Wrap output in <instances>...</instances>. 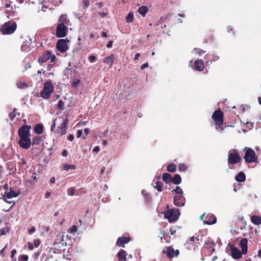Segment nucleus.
<instances>
[{
    "instance_id": "393cba45",
    "label": "nucleus",
    "mask_w": 261,
    "mask_h": 261,
    "mask_svg": "<svg viewBox=\"0 0 261 261\" xmlns=\"http://www.w3.org/2000/svg\"><path fill=\"white\" fill-rule=\"evenodd\" d=\"M246 177L245 174L243 172H240L236 176V179L238 182H243L245 180Z\"/></svg>"
},
{
    "instance_id": "c03bdc74",
    "label": "nucleus",
    "mask_w": 261,
    "mask_h": 261,
    "mask_svg": "<svg viewBox=\"0 0 261 261\" xmlns=\"http://www.w3.org/2000/svg\"><path fill=\"white\" fill-rule=\"evenodd\" d=\"M58 106V107L59 109H60L61 110H63L64 109V102L61 100H60L59 101Z\"/></svg>"
},
{
    "instance_id": "7ed1b4c3",
    "label": "nucleus",
    "mask_w": 261,
    "mask_h": 261,
    "mask_svg": "<svg viewBox=\"0 0 261 261\" xmlns=\"http://www.w3.org/2000/svg\"><path fill=\"white\" fill-rule=\"evenodd\" d=\"M16 29L15 22L9 21L2 25L1 31L3 34H10L13 33Z\"/></svg>"
},
{
    "instance_id": "c9c22d12",
    "label": "nucleus",
    "mask_w": 261,
    "mask_h": 261,
    "mask_svg": "<svg viewBox=\"0 0 261 261\" xmlns=\"http://www.w3.org/2000/svg\"><path fill=\"white\" fill-rule=\"evenodd\" d=\"M9 231V228L8 227H4L0 229V236L6 234Z\"/></svg>"
},
{
    "instance_id": "412c9836",
    "label": "nucleus",
    "mask_w": 261,
    "mask_h": 261,
    "mask_svg": "<svg viewBox=\"0 0 261 261\" xmlns=\"http://www.w3.org/2000/svg\"><path fill=\"white\" fill-rule=\"evenodd\" d=\"M251 222L254 225H258L261 224V217L253 215L251 217Z\"/></svg>"
},
{
    "instance_id": "a211bd4d",
    "label": "nucleus",
    "mask_w": 261,
    "mask_h": 261,
    "mask_svg": "<svg viewBox=\"0 0 261 261\" xmlns=\"http://www.w3.org/2000/svg\"><path fill=\"white\" fill-rule=\"evenodd\" d=\"M242 253L237 248L231 249V255L233 258L235 259H239L242 257Z\"/></svg>"
},
{
    "instance_id": "603ef678",
    "label": "nucleus",
    "mask_w": 261,
    "mask_h": 261,
    "mask_svg": "<svg viewBox=\"0 0 261 261\" xmlns=\"http://www.w3.org/2000/svg\"><path fill=\"white\" fill-rule=\"evenodd\" d=\"M9 117H10V118L11 120L14 119V118L15 117V114L14 112H13L11 113H10Z\"/></svg>"
},
{
    "instance_id": "473e14b6",
    "label": "nucleus",
    "mask_w": 261,
    "mask_h": 261,
    "mask_svg": "<svg viewBox=\"0 0 261 261\" xmlns=\"http://www.w3.org/2000/svg\"><path fill=\"white\" fill-rule=\"evenodd\" d=\"M41 139L40 137H35L32 141V145H38L40 143Z\"/></svg>"
},
{
    "instance_id": "69168bd1",
    "label": "nucleus",
    "mask_w": 261,
    "mask_h": 261,
    "mask_svg": "<svg viewBox=\"0 0 261 261\" xmlns=\"http://www.w3.org/2000/svg\"><path fill=\"white\" fill-rule=\"evenodd\" d=\"M50 196V193L49 192H46L45 194V198H48Z\"/></svg>"
},
{
    "instance_id": "20e7f679",
    "label": "nucleus",
    "mask_w": 261,
    "mask_h": 261,
    "mask_svg": "<svg viewBox=\"0 0 261 261\" xmlns=\"http://www.w3.org/2000/svg\"><path fill=\"white\" fill-rule=\"evenodd\" d=\"M228 156V163L229 164H235L241 160L239 151L237 149H231L229 151Z\"/></svg>"
},
{
    "instance_id": "ddd939ff",
    "label": "nucleus",
    "mask_w": 261,
    "mask_h": 261,
    "mask_svg": "<svg viewBox=\"0 0 261 261\" xmlns=\"http://www.w3.org/2000/svg\"><path fill=\"white\" fill-rule=\"evenodd\" d=\"M185 198L182 195H176L174 198V203L177 206H184Z\"/></svg>"
},
{
    "instance_id": "72a5a7b5",
    "label": "nucleus",
    "mask_w": 261,
    "mask_h": 261,
    "mask_svg": "<svg viewBox=\"0 0 261 261\" xmlns=\"http://www.w3.org/2000/svg\"><path fill=\"white\" fill-rule=\"evenodd\" d=\"M21 49L23 51H26L28 52L29 50H30V45L27 44H22L21 45Z\"/></svg>"
},
{
    "instance_id": "ea45409f",
    "label": "nucleus",
    "mask_w": 261,
    "mask_h": 261,
    "mask_svg": "<svg viewBox=\"0 0 261 261\" xmlns=\"http://www.w3.org/2000/svg\"><path fill=\"white\" fill-rule=\"evenodd\" d=\"M17 85L19 88H24L27 87V84L26 83L22 82H18L17 83Z\"/></svg>"
},
{
    "instance_id": "3c124183",
    "label": "nucleus",
    "mask_w": 261,
    "mask_h": 261,
    "mask_svg": "<svg viewBox=\"0 0 261 261\" xmlns=\"http://www.w3.org/2000/svg\"><path fill=\"white\" fill-rule=\"evenodd\" d=\"M186 169V166L184 164H180L179 165V170L180 171L184 170Z\"/></svg>"
},
{
    "instance_id": "1a4fd4ad",
    "label": "nucleus",
    "mask_w": 261,
    "mask_h": 261,
    "mask_svg": "<svg viewBox=\"0 0 261 261\" xmlns=\"http://www.w3.org/2000/svg\"><path fill=\"white\" fill-rule=\"evenodd\" d=\"M68 40L67 39H60L57 43V48L61 53H65L68 50V47L67 46V42Z\"/></svg>"
},
{
    "instance_id": "0e129e2a",
    "label": "nucleus",
    "mask_w": 261,
    "mask_h": 261,
    "mask_svg": "<svg viewBox=\"0 0 261 261\" xmlns=\"http://www.w3.org/2000/svg\"><path fill=\"white\" fill-rule=\"evenodd\" d=\"M112 44H113V42H112V41H109V42L108 43V44H107V47H108V48H111V47H112Z\"/></svg>"
},
{
    "instance_id": "864d4df0",
    "label": "nucleus",
    "mask_w": 261,
    "mask_h": 261,
    "mask_svg": "<svg viewBox=\"0 0 261 261\" xmlns=\"http://www.w3.org/2000/svg\"><path fill=\"white\" fill-rule=\"evenodd\" d=\"M83 134L82 130H78L77 132V137L80 138Z\"/></svg>"
},
{
    "instance_id": "79ce46f5",
    "label": "nucleus",
    "mask_w": 261,
    "mask_h": 261,
    "mask_svg": "<svg viewBox=\"0 0 261 261\" xmlns=\"http://www.w3.org/2000/svg\"><path fill=\"white\" fill-rule=\"evenodd\" d=\"M77 230V227L75 225H73L69 229V232L70 233L75 232Z\"/></svg>"
},
{
    "instance_id": "dca6fc26",
    "label": "nucleus",
    "mask_w": 261,
    "mask_h": 261,
    "mask_svg": "<svg viewBox=\"0 0 261 261\" xmlns=\"http://www.w3.org/2000/svg\"><path fill=\"white\" fill-rule=\"evenodd\" d=\"M247 240L246 238L242 239L240 241V246L243 254H246L247 252Z\"/></svg>"
},
{
    "instance_id": "7c9ffc66",
    "label": "nucleus",
    "mask_w": 261,
    "mask_h": 261,
    "mask_svg": "<svg viewBox=\"0 0 261 261\" xmlns=\"http://www.w3.org/2000/svg\"><path fill=\"white\" fill-rule=\"evenodd\" d=\"M176 167L173 164H171L169 165L167 167V170L169 172H174L176 171Z\"/></svg>"
},
{
    "instance_id": "49530a36",
    "label": "nucleus",
    "mask_w": 261,
    "mask_h": 261,
    "mask_svg": "<svg viewBox=\"0 0 261 261\" xmlns=\"http://www.w3.org/2000/svg\"><path fill=\"white\" fill-rule=\"evenodd\" d=\"M95 59L96 57L93 55H91L88 57V60L91 63L93 62Z\"/></svg>"
},
{
    "instance_id": "423d86ee",
    "label": "nucleus",
    "mask_w": 261,
    "mask_h": 261,
    "mask_svg": "<svg viewBox=\"0 0 261 261\" xmlns=\"http://www.w3.org/2000/svg\"><path fill=\"white\" fill-rule=\"evenodd\" d=\"M179 215V212L178 210H170L166 212L164 216L165 218L167 219L169 222H172L176 221Z\"/></svg>"
},
{
    "instance_id": "4c0bfd02",
    "label": "nucleus",
    "mask_w": 261,
    "mask_h": 261,
    "mask_svg": "<svg viewBox=\"0 0 261 261\" xmlns=\"http://www.w3.org/2000/svg\"><path fill=\"white\" fill-rule=\"evenodd\" d=\"M74 188L73 187L69 188L67 189V194L68 195L72 196L74 194Z\"/></svg>"
},
{
    "instance_id": "13d9d810",
    "label": "nucleus",
    "mask_w": 261,
    "mask_h": 261,
    "mask_svg": "<svg viewBox=\"0 0 261 261\" xmlns=\"http://www.w3.org/2000/svg\"><path fill=\"white\" fill-rule=\"evenodd\" d=\"M148 63H144L143 64L141 67V69L142 70L144 69V68H145L146 67H148Z\"/></svg>"
},
{
    "instance_id": "f704fd0d",
    "label": "nucleus",
    "mask_w": 261,
    "mask_h": 261,
    "mask_svg": "<svg viewBox=\"0 0 261 261\" xmlns=\"http://www.w3.org/2000/svg\"><path fill=\"white\" fill-rule=\"evenodd\" d=\"M63 169L65 170H68L69 169H75V166L73 165H69L67 164H65L63 165Z\"/></svg>"
},
{
    "instance_id": "c756f323",
    "label": "nucleus",
    "mask_w": 261,
    "mask_h": 261,
    "mask_svg": "<svg viewBox=\"0 0 261 261\" xmlns=\"http://www.w3.org/2000/svg\"><path fill=\"white\" fill-rule=\"evenodd\" d=\"M153 186L159 192H161L163 190V184L161 181H156L154 184H153Z\"/></svg>"
},
{
    "instance_id": "052dcab7",
    "label": "nucleus",
    "mask_w": 261,
    "mask_h": 261,
    "mask_svg": "<svg viewBox=\"0 0 261 261\" xmlns=\"http://www.w3.org/2000/svg\"><path fill=\"white\" fill-rule=\"evenodd\" d=\"M29 248L30 250H33L34 249V245L31 243H28Z\"/></svg>"
},
{
    "instance_id": "9d476101",
    "label": "nucleus",
    "mask_w": 261,
    "mask_h": 261,
    "mask_svg": "<svg viewBox=\"0 0 261 261\" xmlns=\"http://www.w3.org/2000/svg\"><path fill=\"white\" fill-rule=\"evenodd\" d=\"M67 29L64 23H60L56 30V36L59 38H62L66 36Z\"/></svg>"
},
{
    "instance_id": "4d7b16f0",
    "label": "nucleus",
    "mask_w": 261,
    "mask_h": 261,
    "mask_svg": "<svg viewBox=\"0 0 261 261\" xmlns=\"http://www.w3.org/2000/svg\"><path fill=\"white\" fill-rule=\"evenodd\" d=\"M74 139V136L73 135H69L68 137V140L70 141H72Z\"/></svg>"
},
{
    "instance_id": "5fc2aeb1",
    "label": "nucleus",
    "mask_w": 261,
    "mask_h": 261,
    "mask_svg": "<svg viewBox=\"0 0 261 261\" xmlns=\"http://www.w3.org/2000/svg\"><path fill=\"white\" fill-rule=\"evenodd\" d=\"M246 124L248 125V126L249 127V129H251L253 127V123L251 122H247Z\"/></svg>"
},
{
    "instance_id": "a878e982",
    "label": "nucleus",
    "mask_w": 261,
    "mask_h": 261,
    "mask_svg": "<svg viewBox=\"0 0 261 261\" xmlns=\"http://www.w3.org/2000/svg\"><path fill=\"white\" fill-rule=\"evenodd\" d=\"M172 179V177L170 174H169L168 173H165L163 174V180L166 183H169V182H171Z\"/></svg>"
},
{
    "instance_id": "f257e3e1",
    "label": "nucleus",
    "mask_w": 261,
    "mask_h": 261,
    "mask_svg": "<svg viewBox=\"0 0 261 261\" xmlns=\"http://www.w3.org/2000/svg\"><path fill=\"white\" fill-rule=\"evenodd\" d=\"M57 133L61 135H64L66 133L68 118L66 116L62 115L57 118Z\"/></svg>"
},
{
    "instance_id": "6e6552de",
    "label": "nucleus",
    "mask_w": 261,
    "mask_h": 261,
    "mask_svg": "<svg viewBox=\"0 0 261 261\" xmlns=\"http://www.w3.org/2000/svg\"><path fill=\"white\" fill-rule=\"evenodd\" d=\"M31 128V126L26 124H24L21 126L18 131V135L19 138L30 137Z\"/></svg>"
},
{
    "instance_id": "b1692460",
    "label": "nucleus",
    "mask_w": 261,
    "mask_h": 261,
    "mask_svg": "<svg viewBox=\"0 0 261 261\" xmlns=\"http://www.w3.org/2000/svg\"><path fill=\"white\" fill-rule=\"evenodd\" d=\"M148 10V8L147 6H143L140 7L138 11L143 17H145Z\"/></svg>"
},
{
    "instance_id": "aec40b11",
    "label": "nucleus",
    "mask_w": 261,
    "mask_h": 261,
    "mask_svg": "<svg viewBox=\"0 0 261 261\" xmlns=\"http://www.w3.org/2000/svg\"><path fill=\"white\" fill-rule=\"evenodd\" d=\"M114 55L111 54L105 59L104 63L108 65L111 67L114 63Z\"/></svg>"
},
{
    "instance_id": "6e6d98bb",
    "label": "nucleus",
    "mask_w": 261,
    "mask_h": 261,
    "mask_svg": "<svg viewBox=\"0 0 261 261\" xmlns=\"http://www.w3.org/2000/svg\"><path fill=\"white\" fill-rule=\"evenodd\" d=\"M100 150L99 146H95L94 147L93 151L95 152H98Z\"/></svg>"
},
{
    "instance_id": "8fccbe9b",
    "label": "nucleus",
    "mask_w": 261,
    "mask_h": 261,
    "mask_svg": "<svg viewBox=\"0 0 261 261\" xmlns=\"http://www.w3.org/2000/svg\"><path fill=\"white\" fill-rule=\"evenodd\" d=\"M50 59V62H52V63H55L57 61V58H56L55 56H51V58Z\"/></svg>"
},
{
    "instance_id": "a19ab883",
    "label": "nucleus",
    "mask_w": 261,
    "mask_h": 261,
    "mask_svg": "<svg viewBox=\"0 0 261 261\" xmlns=\"http://www.w3.org/2000/svg\"><path fill=\"white\" fill-rule=\"evenodd\" d=\"M28 260V256L27 255H22L19 258V261H27Z\"/></svg>"
},
{
    "instance_id": "e433bc0d",
    "label": "nucleus",
    "mask_w": 261,
    "mask_h": 261,
    "mask_svg": "<svg viewBox=\"0 0 261 261\" xmlns=\"http://www.w3.org/2000/svg\"><path fill=\"white\" fill-rule=\"evenodd\" d=\"M172 192H175L177 194L182 195L183 194L182 190L179 187L177 186L175 189H174Z\"/></svg>"
},
{
    "instance_id": "bf43d9fd",
    "label": "nucleus",
    "mask_w": 261,
    "mask_h": 261,
    "mask_svg": "<svg viewBox=\"0 0 261 261\" xmlns=\"http://www.w3.org/2000/svg\"><path fill=\"white\" fill-rule=\"evenodd\" d=\"M11 257H13V256L15 255V254L16 253V250L15 249H13L11 251Z\"/></svg>"
},
{
    "instance_id": "c85d7f7f",
    "label": "nucleus",
    "mask_w": 261,
    "mask_h": 261,
    "mask_svg": "<svg viewBox=\"0 0 261 261\" xmlns=\"http://www.w3.org/2000/svg\"><path fill=\"white\" fill-rule=\"evenodd\" d=\"M34 131L37 134H41L43 132V126L41 124H37L34 127Z\"/></svg>"
},
{
    "instance_id": "58836bf2",
    "label": "nucleus",
    "mask_w": 261,
    "mask_h": 261,
    "mask_svg": "<svg viewBox=\"0 0 261 261\" xmlns=\"http://www.w3.org/2000/svg\"><path fill=\"white\" fill-rule=\"evenodd\" d=\"M51 3L55 6H58L62 3L61 0H51Z\"/></svg>"
},
{
    "instance_id": "cd10ccee",
    "label": "nucleus",
    "mask_w": 261,
    "mask_h": 261,
    "mask_svg": "<svg viewBox=\"0 0 261 261\" xmlns=\"http://www.w3.org/2000/svg\"><path fill=\"white\" fill-rule=\"evenodd\" d=\"M59 21L60 23H64L65 25L69 23V20L67 18L66 14H62L59 18Z\"/></svg>"
},
{
    "instance_id": "6ab92c4d",
    "label": "nucleus",
    "mask_w": 261,
    "mask_h": 261,
    "mask_svg": "<svg viewBox=\"0 0 261 261\" xmlns=\"http://www.w3.org/2000/svg\"><path fill=\"white\" fill-rule=\"evenodd\" d=\"M130 239L128 237H121L118 238L117 241V245L119 246H123L124 244L128 243Z\"/></svg>"
},
{
    "instance_id": "5701e85b",
    "label": "nucleus",
    "mask_w": 261,
    "mask_h": 261,
    "mask_svg": "<svg viewBox=\"0 0 261 261\" xmlns=\"http://www.w3.org/2000/svg\"><path fill=\"white\" fill-rule=\"evenodd\" d=\"M117 255L120 261H126V253L124 250L121 249Z\"/></svg>"
},
{
    "instance_id": "a18cd8bd",
    "label": "nucleus",
    "mask_w": 261,
    "mask_h": 261,
    "mask_svg": "<svg viewBox=\"0 0 261 261\" xmlns=\"http://www.w3.org/2000/svg\"><path fill=\"white\" fill-rule=\"evenodd\" d=\"M83 4L86 8H88L90 5L89 0H83Z\"/></svg>"
},
{
    "instance_id": "680f3d73",
    "label": "nucleus",
    "mask_w": 261,
    "mask_h": 261,
    "mask_svg": "<svg viewBox=\"0 0 261 261\" xmlns=\"http://www.w3.org/2000/svg\"><path fill=\"white\" fill-rule=\"evenodd\" d=\"M98 14L102 17L104 18L106 15L107 13L105 12H98Z\"/></svg>"
},
{
    "instance_id": "4468645a",
    "label": "nucleus",
    "mask_w": 261,
    "mask_h": 261,
    "mask_svg": "<svg viewBox=\"0 0 261 261\" xmlns=\"http://www.w3.org/2000/svg\"><path fill=\"white\" fill-rule=\"evenodd\" d=\"M51 58V53L49 51H45L41 56L38 58L39 63H44Z\"/></svg>"
},
{
    "instance_id": "37998d69",
    "label": "nucleus",
    "mask_w": 261,
    "mask_h": 261,
    "mask_svg": "<svg viewBox=\"0 0 261 261\" xmlns=\"http://www.w3.org/2000/svg\"><path fill=\"white\" fill-rule=\"evenodd\" d=\"M56 122H57V118L55 119L53 123L51 125L50 130L51 132L53 131V130L55 128L56 126L58 125V123H56Z\"/></svg>"
},
{
    "instance_id": "2f4dec72",
    "label": "nucleus",
    "mask_w": 261,
    "mask_h": 261,
    "mask_svg": "<svg viewBox=\"0 0 261 261\" xmlns=\"http://www.w3.org/2000/svg\"><path fill=\"white\" fill-rule=\"evenodd\" d=\"M127 22H132L134 20V15L133 13L129 12L125 18Z\"/></svg>"
},
{
    "instance_id": "39448f33",
    "label": "nucleus",
    "mask_w": 261,
    "mask_h": 261,
    "mask_svg": "<svg viewBox=\"0 0 261 261\" xmlns=\"http://www.w3.org/2000/svg\"><path fill=\"white\" fill-rule=\"evenodd\" d=\"M246 152L244 155V159L247 163L256 162L257 158L256 156L254 151L249 148H245Z\"/></svg>"
},
{
    "instance_id": "f03ea898",
    "label": "nucleus",
    "mask_w": 261,
    "mask_h": 261,
    "mask_svg": "<svg viewBox=\"0 0 261 261\" xmlns=\"http://www.w3.org/2000/svg\"><path fill=\"white\" fill-rule=\"evenodd\" d=\"M54 87L51 81H47L44 84L43 89L41 92V96L44 99H47L50 97L54 91Z\"/></svg>"
},
{
    "instance_id": "338daca9",
    "label": "nucleus",
    "mask_w": 261,
    "mask_h": 261,
    "mask_svg": "<svg viewBox=\"0 0 261 261\" xmlns=\"http://www.w3.org/2000/svg\"><path fill=\"white\" fill-rule=\"evenodd\" d=\"M49 181L50 183L54 184L55 182V178L54 177H51Z\"/></svg>"
},
{
    "instance_id": "de8ad7c7",
    "label": "nucleus",
    "mask_w": 261,
    "mask_h": 261,
    "mask_svg": "<svg viewBox=\"0 0 261 261\" xmlns=\"http://www.w3.org/2000/svg\"><path fill=\"white\" fill-rule=\"evenodd\" d=\"M36 230V228L34 226H31L29 230V233L32 234L34 233Z\"/></svg>"
},
{
    "instance_id": "0eeeda50",
    "label": "nucleus",
    "mask_w": 261,
    "mask_h": 261,
    "mask_svg": "<svg viewBox=\"0 0 261 261\" xmlns=\"http://www.w3.org/2000/svg\"><path fill=\"white\" fill-rule=\"evenodd\" d=\"M212 118L217 125L216 129H217V126L220 127L223 122L222 112L220 110L216 111L212 115Z\"/></svg>"
},
{
    "instance_id": "774afa93",
    "label": "nucleus",
    "mask_w": 261,
    "mask_h": 261,
    "mask_svg": "<svg viewBox=\"0 0 261 261\" xmlns=\"http://www.w3.org/2000/svg\"><path fill=\"white\" fill-rule=\"evenodd\" d=\"M140 57V54L139 53H137L135 55V60H137Z\"/></svg>"
},
{
    "instance_id": "9b49d317",
    "label": "nucleus",
    "mask_w": 261,
    "mask_h": 261,
    "mask_svg": "<svg viewBox=\"0 0 261 261\" xmlns=\"http://www.w3.org/2000/svg\"><path fill=\"white\" fill-rule=\"evenodd\" d=\"M30 137L20 138L19 145L23 149H28L31 145Z\"/></svg>"
},
{
    "instance_id": "f3484780",
    "label": "nucleus",
    "mask_w": 261,
    "mask_h": 261,
    "mask_svg": "<svg viewBox=\"0 0 261 261\" xmlns=\"http://www.w3.org/2000/svg\"><path fill=\"white\" fill-rule=\"evenodd\" d=\"M206 220L205 221L204 223L207 224H213L216 222V217L212 214L207 215V216L206 217Z\"/></svg>"
},
{
    "instance_id": "e2e57ef3",
    "label": "nucleus",
    "mask_w": 261,
    "mask_h": 261,
    "mask_svg": "<svg viewBox=\"0 0 261 261\" xmlns=\"http://www.w3.org/2000/svg\"><path fill=\"white\" fill-rule=\"evenodd\" d=\"M90 130L88 128H85L84 129V133H85L86 135H87L90 132Z\"/></svg>"
},
{
    "instance_id": "4be33fe9",
    "label": "nucleus",
    "mask_w": 261,
    "mask_h": 261,
    "mask_svg": "<svg viewBox=\"0 0 261 261\" xmlns=\"http://www.w3.org/2000/svg\"><path fill=\"white\" fill-rule=\"evenodd\" d=\"M195 69L199 71H201L204 68V64L201 60H196L194 63Z\"/></svg>"
},
{
    "instance_id": "f8f14e48",
    "label": "nucleus",
    "mask_w": 261,
    "mask_h": 261,
    "mask_svg": "<svg viewBox=\"0 0 261 261\" xmlns=\"http://www.w3.org/2000/svg\"><path fill=\"white\" fill-rule=\"evenodd\" d=\"M163 253H166L167 257L169 258H172L174 256H177L179 253V251L178 250H174L172 247H168L166 248V250L163 251Z\"/></svg>"
},
{
    "instance_id": "2eb2a0df",
    "label": "nucleus",
    "mask_w": 261,
    "mask_h": 261,
    "mask_svg": "<svg viewBox=\"0 0 261 261\" xmlns=\"http://www.w3.org/2000/svg\"><path fill=\"white\" fill-rule=\"evenodd\" d=\"M19 194V192H15L13 190H10L9 191H6L5 192L4 196L7 199H11L14 197H16Z\"/></svg>"
},
{
    "instance_id": "bb28decb",
    "label": "nucleus",
    "mask_w": 261,
    "mask_h": 261,
    "mask_svg": "<svg viewBox=\"0 0 261 261\" xmlns=\"http://www.w3.org/2000/svg\"><path fill=\"white\" fill-rule=\"evenodd\" d=\"M181 181V178L179 174L174 175L173 178L172 179V182L175 185L179 184Z\"/></svg>"
},
{
    "instance_id": "09e8293b",
    "label": "nucleus",
    "mask_w": 261,
    "mask_h": 261,
    "mask_svg": "<svg viewBox=\"0 0 261 261\" xmlns=\"http://www.w3.org/2000/svg\"><path fill=\"white\" fill-rule=\"evenodd\" d=\"M40 244V241L38 239H36L34 240V246L35 247H38L39 246Z\"/></svg>"
}]
</instances>
